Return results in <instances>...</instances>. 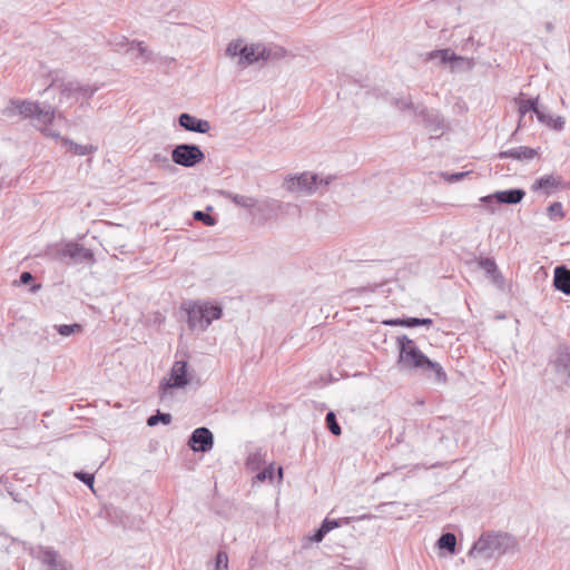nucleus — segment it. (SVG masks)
I'll use <instances>...</instances> for the list:
<instances>
[{
  "instance_id": "nucleus-1",
  "label": "nucleus",
  "mask_w": 570,
  "mask_h": 570,
  "mask_svg": "<svg viewBox=\"0 0 570 570\" xmlns=\"http://www.w3.org/2000/svg\"><path fill=\"white\" fill-rule=\"evenodd\" d=\"M519 551L515 537L507 532H485L481 534L469 551V557L490 560L507 553Z\"/></svg>"
},
{
  "instance_id": "nucleus-2",
  "label": "nucleus",
  "mask_w": 570,
  "mask_h": 570,
  "mask_svg": "<svg viewBox=\"0 0 570 570\" xmlns=\"http://www.w3.org/2000/svg\"><path fill=\"white\" fill-rule=\"evenodd\" d=\"M399 364L403 368H415L434 373L436 382H445L446 374L439 363L432 362L406 335L397 337Z\"/></svg>"
},
{
  "instance_id": "nucleus-3",
  "label": "nucleus",
  "mask_w": 570,
  "mask_h": 570,
  "mask_svg": "<svg viewBox=\"0 0 570 570\" xmlns=\"http://www.w3.org/2000/svg\"><path fill=\"white\" fill-rule=\"evenodd\" d=\"M331 180L332 176L323 178L317 174L305 171L298 176L287 177L284 181V188L289 193L313 195L321 186H328Z\"/></svg>"
},
{
  "instance_id": "nucleus-4",
  "label": "nucleus",
  "mask_w": 570,
  "mask_h": 570,
  "mask_svg": "<svg viewBox=\"0 0 570 570\" xmlns=\"http://www.w3.org/2000/svg\"><path fill=\"white\" fill-rule=\"evenodd\" d=\"M286 50L278 46H266L264 43L246 45L243 52V67L258 62L273 61L285 57Z\"/></svg>"
},
{
  "instance_id": "nucleus-5",
  "label": "nucleus",
  "mask_w": 570,
  "mask_h": 570,
  "mask_svg": "<svg viewBox=\"0 0 570 570\" xmlns=\"http://www.w3.org/2000/svg\"><path fill=\"white\" fill-rule=\"evenodd\" d=\"M99 87L94 85H82L78 81L63 82L60 86V104L71 106L76 102H83L89 100Z\"/></svg>"
},
{
  "instance_id": "nucleus-6",
  "label": "nucleus",
  "mask_w": 570,
  "mask_h": 570,
  "mask_svg": "<svg viewBox=\"0 0 570 570\" xmlns=\"http://www.w3.org/2000/svg\"><path fill=\"white\" fill-rule=\"evenodd\" d=\"M205 158L199 146L194 144H180L171 150V160L183 167H194Z\"/></svg>"
},
{
  "instance_id": "nucleus-7",
  "label": "nucleus",
  "mask_w": 570,
  "mask_h": 570,
  "mask_svg": "<svg viewBox=\"0 0 570 570\" xmlns=\"http://www.w3.org/2000/svg\"><path fill=\"white\" fill-rule=\"evenodd\" d=\"M36 557L46 567V570H72V564L62 558V556L51 547L39 546L31 550Z\"/></svg>"
},
{
  "instance_id": "nucleus-8",
  "label": "nucleus",
  "mask_w": 570,
  "mask_h": 570,
  "mask_svg": "<svg viewBox=\"0 0 570 570\" xmlns=\"http://www.w3.org/2000/svg\"><path fill=\"white\" fill-rule=\"evenodd\" d=\"M429 59H439L441 63H451L452 70H470L474 66L473 59L456 56L451 49L431 51Z\"/></svg>"
},
{
  "instance_id": "nucleus-9",
  "label": "nucleus",
  "mask_w": 570,
  "mask_h": 570,
  "mask_svg": "<svg viewBox=\"0 0 570 570\" xmlns=\"http://www.w3.org/2000/svg\"><path fill=\"white\" fill-rule=\"evenodd\" d=\"M35 127L38 128L45 136L55 139L60 138V132L51 126L55 121V110L48 107H39L37 115L33 117Z\"/></svg>"
},
{
  "instance_id": "nucleus-10",
  "label": "nucleus",
  "mask_w": 570,
  "mask_h": 570,
  "mask_svg": "<svg viewBox=\"0 0 570 570\" xmlns=\"http://www.w3.org/2000/svg\"><path fill=\"white\" fill-rule=\"evenodd\" d=\"M40 105L28 100H10L9 105L3 109L2 114L6 117L22 116L26 119H32L37 115Z\"/></svg>"
},
{
  "instance_id": "nucleus-11",
  "label": "nucleus",
  "mask_w": 570,
  "mask_h": 570,
  "mask_svg": "<svg viewBox=\"0 0 570 570\" xmlns=\"http://www.w3.org/2000/svg\"><path fill=\"white\" fill-rule=\"evenodd\" d=\"M188 446L194 452H209L214 446V435L207 428H197L188 440Z\"/></svg>"
},
{
  "instance_id": "nucleus-12",
  "label": "nucleus",
  "mask_w": 570,
  "mask_h": 570,
  "mask_svg": "<svg viewBox=\"0 0 570 570\" xmlns=\"http://www.w3.org/2000/svg\"><path fill=\"white\" fill-rule=\"evenodd\" d=\"M187 383V363L185 361H176L173 364L169 380L161 383L160 389L165 392L168 389L184 387Z\"/></svg>"
},
{
  "instance_id": "nucleus-13",
  "label": "nucleus",
  "mask_w": 570,
  "mask_h": 570,
  "mask_svg": "<svg viewBox=\"0 0 570 570\" xmlns=\"http://www.w3.org/2000/svg\"><path fill=\"white\" fill-rule=\"evenodd\" d=\"M525 193L522 189L514 188L508 190L495 191L494 194L484 196L480 198L481 203H498V204H508L514 205L520 203Z\"/></svg>"
},
{
  "instance_id": "nucleus-14",
  "label": "nucleus",
  "mask_w": 570,
  "mask_h": 570,
  "mask_svg": "<svg viewBox=\"0 0 570 570\" xmlns=\"http://www.w3.org/2000/svg\"><path fill=\"white\" fill-rule=\"evenodd\" d=\"M227 198H229L235 205L244 207L246 209H253L257 207L258 210H263L264 208H272L275 205H277V202L274 199H266L258 205L257 199H255L254 197L234 193H227Z\"/></svg>"
},
{
  "instance_id": "nucleus-15",
  "label": "nucleus",
  "mask_w": 570,
  "mask_h": 570,
  "mask_svg": "<svg viewBox=\"0 0 570 570\" xmlns=\"http://www.w3.org/2000/svg\"><path fill=\"white\" fill-rule=\"evenodd\" d=\"M178 124L187 131L206 134L210 130V122L205 119H198L195 116L184 112L178 117Z\"/></svg>"
},
{
  "instance_id": "nucleus-16",
  "label": "nucleus",
  "mask_w": 570,
  "mask_h": 570,
  "mask_svg": "<svg viewBox=\"0 0 570 570\" xmlns=\"http://www.w3.org/2000/svg\"><path fill=\"white\" fill-rule=\"evenodd\" d=\"M479 266L483 268L489 276L491 283L500 291L505 287V281L499 271L495 262L492 258H482L479 261Z\"/></svg>"
},
{
  "instance_id": "nucleus-17",
  "label": "nucleus",
  "mask_w": 570,
  "mask_h": 570,
  "mask_svg": "<svg viewBox=\"0 0 570 570\" xmlns=\"http://www.w3.org/2000/svg\"><path fill=\"white\" fill-rule=\"evenodd\" d=\"M420 115L423 117L425 126L429 128L431 138L441 137L445 127L443 119L438 114L430 112L424 108L420 110Z\"/></svg>"
},
{
  "instance_id": "nucleus-18",
  "label": "nucleus",
  "mask_w": 570,
  "mask_h": 570,
  "mask_svg": "<svg viewBox=\"0 0 570 570\" xmlns=\"http://www.w3.org/2000/svg\"><path fill=\"white\" fill-rule=\"evenodd\" d=\"M187 323L190 330L205 331L203 303H194L187 308Z\"/></svg>"
},
{
  "instance_id": "nucleus-19",
  "label": "nucleus",
  "mask_w": 570,
  "mask_h": 570,
  "mask_svg": "<svg viewBox=\"0 0 570 570\" xmlns=\"http://www.w3.org/2000/svg\"><path fill=\"white\" fill-rule=\"evenodd\" d=\"M65 254L76 262H92L94 253L82 245L71 243L66 246Z\"/></svg>"
},
{
  "instance_id": "nucleus-20",
  "label": "nucleus",
  "mask_w": 570,
  "mask_h": 570,
  "mask_svg": "<svg viewBox=\"0 0 570 570\" xmlns=\"http://www.w3.org/2000/svg\"><path fill=\"white\" fill-rule=\"evenodd\" d=\"M535 155H537L535 149L525 147V146H519V147H514V148L501 151L499 154V158L500 159L514 158L517 160H530V159L534 158Z\"/></svg>"
},
{
  "instance_id": "nucleus-21",
  "label": "nucleus",
  "mask_w": 570,
  "mask_h": 570,
  "mask_svg": "<svg viewBox=\"0 0 570 570\" xmlns=\"http://www.w3.org/2000/svg\"><path fill=\"white\" fill-rule=\"evenodd\" d=\"M553 284L557 289L570 295V269L564 266H558L554 271Z\"/></svg>"
},
{
  "instance_id": "nucleus-22",
  "label": "nucleus",
  "mask_w": 570,
  "mask_h": 570,
  "mask_svg": "<svg viewBox=\"0 0 570 570\" xmlns=\"http://www.w3.org/2000/svg\"><path fill=\"white\" fill-rule=\"evenodd\" d=\"M119 46H127V51L137 50V57L147 63L151 60L153 52L141 41H128L127 38L121 37Z\"/></svg>"
},
{
  "instance_id": "nucleus-23",
  "label": "nucleus",
  "mask_w": 570,
  "mask_h": 570,
  "mask_svg": "<svg viewBox=\"0 0 570 570\" xmlns=\"http://www.w3.org/2000/svg\"><path fill=\"white\" fill-rule=\"evenodd\" d=\"M561 184L560 178L554 177L553 175H548L541 177L533 185V189H542L546 194H551L554 189H557Z\"/></svg>"
},
{
  "instance_id": "nucleus-24",
  "label": "nucleus",
  "mask_w": 570,
  "mask_h": 570,
  "mask_svg": "<svg viewBox=\"0 0 570 570\" xmlns=\"http://www.w3.org/2000/svg\"><path fill=\"white\" fill-rule=\"evenodd\" d=\"M62 144L67 147V150L78 155V156H86L94 151H96V147L92 145H79L77 142H73L72 140L68 138H61Z\"/></svg>"
},
{
  "instance_id": "nucleus-25",
  "label": "nucleus",
  "mask_w": 570,
  "mask_h": 570,
  "mask_svg": "<svg viewBox=\"0 0 570 570\" xmlns=\"http://www.w3.org/2000/svg\"><path fill=\"white\" fill-rule=\"evenodd\" d=\"M246 51V43L238 39L228 43L226 48V56L234 59L238 58L237 63L243 66V52Z\"/></svg>"
},
{
  "instance_id": "nucleus-26",
  "label": "nucleus",
  "mask_w": 570,
  "mask_h": 570,
  "mask_svg": "<svg viewBox=\"0 0 570 570\" xmlns=\"http://www.w3.org/2000/svg\"><path fill=\"white\" fill-rule=\"evenodd\" d=\"M557 372L567 379L566 383L570 384V352L560 353L557 363Z\"/></svg>"
},
{
  "instance_id": "nucleus-27",
  "label": "nucleus",
  "mask_w": 570,
  "mask_h": 570,
  "mask_svg": "<svg viewBox=\"0 0 570 570\" xmlns=\"http://www.w3.org/2000/svg\"><path fill=\"white\" fill-rule=\"evenodd\" d=\"M538 120L554 130H562L564 126L563 117H552L551 115L544 112L542 109L540 112H538Z\"/></svg>"
},
{
  "instance_id": "nucleus-28",
  "label": "nucleus",
  "mask_w": 570,
  "mask_h": 570,
  "mask_svg": "<svg viewBox=\"0 0 570 570\" xmlns=\"http://www.w3.org/2000/svg\"><path fill=\"white\" fill-rule=\"evenodd\" d=\"M392 104L402 111L410 110L419 115L420 110L423 109L420 105H414L411 96L394 98Z\"/></svg>"
},
{
  "instance_id": "nucleus-29",
  "label": "nucleus",
  "mask_w": 570,
  "mask_h": 570,
  "mask_svg": "<svg viewBox=\"0 0 570 570\" xmlns=\"http://www.w3.org/2000/svg\"><path fill=\"white\" fill-rule=\"evenodd\" d=\"M204 306V326L205 330L212 324L213 321L220 318L222 308L209 303H203Z\"/></svg>"
},
{
  "instance_id": "nucleus-30",
  "label": "nucleus",
  "mask_w": 570,
  "mask_h": 570,
  "mask_svg": "<svg viewBox=\"0 0 570 570\" xmlns=\"http://www.w3.org/2000/svg\"><path fill=\"white\" fill-rule=\"evenodd\" d=\"M264 463L265 459L261 450L249 453L246 460V465L252 471L258 470Z\"/></svg>"
},
{
  "instance_id": "nucleus-31",
  "label": "nucleus",
  "mask_w": 570,
  "mask_h": 570,
  "mask_svg": "<svg viewBox=\"0 0 570 570\" xmlns=\"http://www.w3.org/2000/svg\"><path fill=\"white\" fill-rule=\"evenodd\" d=\"M456 544V538L453 533L446 532L442 534L438 540V547L440 549L448 550L449 552H454Z\"/></svg>"
},
{
  "instance_id": "nucleus-32",
  "label": "nucleus",
  "mask_w": 570,
  "mask_h": 570,
  "mask_svg": "<svg viewBox=\"0 0 570 570\" xmlns=\"http://www.w3.org/2000/svg\"><path fill=\"white\" fill-rule=\"evenodd\" d=\"M528 111H533L538 116V112L541 111L538 107V98L519 101V112L521 117H523Z\"/></svg>"
},
{
  "instance_id": "nucleus-33",
  "label": "nucleus",
  "mask_w": 570,
  "mask_h": 570,
  "mask_svg": "<svg viewBox=\"0 0 570 570\" xmlns=\"http://www.w3.org/2000/svg\"><path fill=\"white\" fill-rule=\"evenodd\" d=\"M55 328L61 336H70L75 333L81 332L82 326L80 324L55 325Z\"/></svg>"
},
{
  "instance_id": "nucleus-34",
  "label": "nucleus",
  "mask_w": 570,
  "mask_h": 570,
  "mask_svg": "<svg viewBox=\"0 0 570 570\" xmlns=\"http://www.w3.org/2000/svg\"><path fill=\"white\" fill-rule=\"evenodd\" d=\"M548 216L551 220H559V219L563 218L564 213H563L562 204L559 202L552 203L548 207Z\"/></svg>"
},
{
  "instance_id": "nucleus-35",
  "label": "nucleus",
  "mask_w": 570,
  "mask_h": 570,
  "mask_svg": "<svg viewBox=\"0 0 570 570\" xmlns=\"http://www.w3.org/2000/svg\"><path fill=\"white\" fill-rule=\"evenodd\" d=\"M170 421H171V415L170 414L161 413V412L158 411L157 414L151 415V416L148 417L147 424H148V426H155L159 422H161L164 424H169Z\"/></svg>"
},
{
  "instance_id": "nucleus-36",
  "label": "nucleus",
  "mask_w": 570,
  "mask_h": 570,
  "mask_svg": "<svg viewBox=\"0 0 570 570\" xmlns=\"http://www.w3.org/2000/svg\"><path fill=\"white\" fill-rule=\"evenodd\" d=\"M326 425L328 430L336 436L341 435L342 430L336 421V416L334 412H328L325 417Z\"/></svg>"
},
{
  "instance_id": "nucleus-37",
  "label": "nucleus",
  "mask_w": 570,
  "mask_h": 570,
  "mask_svg": "<svg viewBox=\"0 0 570 570\" xmlns=\"http://www.w3.org/2000/svg\"><path fill=\"white\" fill-rule=\"evenodd\" d=\"M274 471L275 468L274 464L272 463L255 475L254 482H264L266 480H269L272 482L274 479Z\"/></svg>"
},
{
  "instance_id": "nucleus-38",
  "label": "nucleus",
  "mask_w": 570,
  "mask_h": 570,
  "mask_svg": "<svg viewBox=\"0 0 570 570\" xmlns=\"http://www.w3.org/2000/svg\"><path fill=\"white\" fill-rule=\"evenodd\" d=\"M193 217L198 222H203L206 226H214L216 224V219L213 216L202 210L194 212Z\"/></svg>"
},
{
  "instance_id": "nucleus-39",
  "label": "nucleus",
  "mask_w": 570,
  "mask_h": 570,
  "mask_svg": "<svg viewBox=\"0 0 570 570\" xmlns=\"http://www.w3.org/2000/svg\"><path fill=\"white\" fill-rule=\"evenodd\" d=\"M215 570H228V556L225 551H218L215 560Z\"/></svg>"
},
{
  "instance_id": "nucleus-40",
  "label": "nucleus",
  "mask_w": 570,
  "mask_h": 570,
  "mask_svg": "<svg viewBox=\"0 0 570 570\" xmlns=\"http://www.w3.org/2000/svg\"><path fill=\"white\" fill-rule=\"evenodd\" d=\"M150 161L163 167H169V158L167 157L166 153L158 151L153 154Z\"/></svg>"
},
{
  "instance_id": "nucleus-41",
  "label": "nucleus",
  "mask_w": 570,
  "mask_h": 570,
  "mask_svg": "<svg viewBox=\"0 0 570 570\" xmlns=\"http://www.w3.org/2000/svg\"><path fill=\"white\" fill-rule=\"evenodd\" d=\"M469 175V171H460L454 174L441 173L440 176L448 183L453 184L462 180L465 176Z\"/></svg>"
},
{
  "instance_id": "nucleus-42",
  "label": "nucleus",
  "mask_w": 570,
  "mask_h": 570,
  "mask_svg": "<svg viewBox=\"0 0 570 570\" xmlns=\"http://www.w3.org/2000/svg\"><path fill=\"white\" fill-rule=\"evenodd\" d=\"M75 476L87 484L90 489L94 488L95 476L91 473L76 472Z\"/></svg>"
},
{
  "instance_id": "nucleus-43",
  "label": "nucleus",
  "mask_w": 570,
  "mask_h": 570,
  "mask_svg": "<svg viewBox=\"0 0 570 570\" xmlns=\"http://www.w3.org/2000/svg\"><path fill=\"white\" fill-rule=\"evenodd\" d=\"M321 527L324 529V531L330 532L331 530L338 527V522L336 520L325 519Z\"/></svg>"
},
{
  "instance_id": "nucleus-44",
  "label": "nucleus",
  "mask_w": 570,
  "mask_h": 570,
  "mask_svg": "<svg viewBox=\"0 0 570 570\" xmlns=\"http://www.w3.org/2000/svg\"><path fill=\"white\" fill-rule=\"evenodd\" d=\"M403 326H406V327L420 326V318H417V317L403 318Z\"/></svg>"
},
{
  "instance_id": "nucleus-45",
  "label": "nucleus",
  "mask_w": 570,
  "mask_h": 570,
  "mask_svg": "<svg viewBox=\"0 0 570 570\" xmlns=\"http://www.w3.org/2000/svg\"><path fill=\"white\" fill-rule=\"evenodd\" d=\"M327 532L321 527L312 537L314 542H321Z\"/></svg>"
},
{
  "instance_id": "nucleus-46",
  "label": "nucleus",
  "mask_w": 570,
  "mask_h": 570,
  "mask_svg": "<svg viewBox=\"0 0 570 570\" xmlns=\"http://www.w3.org/2000/svg\"><path fill=\"white\" fill-rule=\"evenodd\" d=\"M33 279L32 275L29 272H23L20 275V283L23 285L29 284Z\"/></svg>"
},
{
  "instance_id": "nucleus-47",
  "label": "nucleus",
  "mask_w": 570,
  "mask_h": 570,
  "mask_svg": "<svg viewBox=\"0 0 570 570\" xmlns=\"http://www.w3.org/2000/svg\"><path fill=\"white\" fill-rule=\"evenodd\" d=\"M384 324L392 325V326H403V318L390 320V321L384 322Z\"/></svg>"
},
{
  "instance_id": "nucleus-48",
  "label": "nucleus",
  "mask_w": 570,
  "mask_h": 570,
  "mask_svg": "<svg viewBox=\"0 0 570 570\" xmlns=\"http://www.w3.org/2000/svg\"><path fill=\"white\" fill-rule=\"evenodd\" d=\"M485 208L490 212V213H494L495 212V205L498 203L493 202V203H483Z\"/></svg>"
},
{
  "instance_id": "nucleus-49",
  "label": "nucleus",
  "mask_w": 570,
  "mask_h": 570,
  "mask_svg": "<svg viewBox=\"0 0 570 570\" xmlns=\"http://www.w3.org/2000/svg\"><path fill=\"white\" fill-rule=\"evenodd\" d=\"M432 324H433V321L431 318H420V325L431 326Z\"/></svg>"
},
{
  "instance_id": "nucleus-50",
  "label": "nucleus",
  "mask_w": 570,
  "mask_h": 570,
  "mask_svg": "<svg viewBox=\"0 0 570 570\" xmlns=\"http://www.w3.org/2000/svg\"><path fill=\"white\" fill-rule=\"evenodd\" d=\"M277 478H278V482H281L283 480V468H278L277 469Z\"/></svg>"
}]
</instances>
